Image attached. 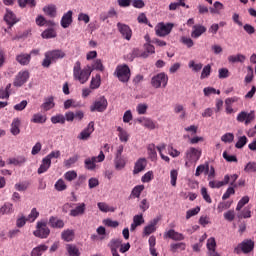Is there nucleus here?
<instances>
[{
  "mask_svg": "<svg viewBox=\"0 0 256 256\" xmlns=\"http://www.w3.org/2000/svg\"><path fill=\"white\" fill-rule=\"evenodd\" d=\"M50 233L51 230L47 227V222H37L36 230L33 232V235L40 239H47Z\"/></svg>",
  "mask_w": 256,
  "mask_h": 256,
  "instance_id": "nucleus-8",
  "label": "nucleus"
},
{
  "mask_svg": "<svg viewBox=\"0 0 256 256\" xmlns=\"http://www.w3.org/2000/svg\"><path fill=\"white\" fill-rule=\"evenodd\" d=\"M146 167H147V159L139 158L134 165L133 174L137 175V174L141 173V171H145Z\"/></svg>",
  "mask_w": 256,
  "mask_h": 256,
  "instance_id": "nucleus-20",
  "label": "nucleus"
},
{
  "mask_svg": "<svg viewBox=\"0 0 256 256\" xmlns=\"http://www.w3.org/2000/svg\"><path fill=\"white\" fill-rule=\"evenodd\" d=\"M43 11L46 15H48V17H57V6L54 4L45 6Z\"/></svg>",
  "mask_w": 256,
  "mask_h": 256,
  "instance_id": "nucleus-33",
  "label": "nucleus"
},
{
  "mask_svg": "<svg viewBox=\"0 0 256 256\" xmlns=\"http://www.w3.org/2000/svg\"><path fill=\"white\" fill-rule=\"evenodd\" d=\"M63 57H65V52H63V50H53L46 52L43 65H51V63H55L57 59H63Z\"/></svg>",
  "mask_w": 256,
  "mask_h": 256,
  "instance_id": "nucleus-5",
  "label": "nucleus"
},
{
  "mask_svg": "<svg viewBox=\"0 0 256 256\" xmlns=\"http://www.w3.org/2000/svg\"><path fill=\"white\" fill-rule=\"evenodd\" d=\"M32 123H45L47 121V116H43L42 114H34L32 117Z\"/></svg>",
  "mask_w": 256,
  "mask_h": 256,
  "instance_id": "nucleus-50",
  "label": "nucleus"
},
{
  "mask_svg": "<svg viewBox=\"0 0 256 256\" xmlns=\"http://www.w3.org/2000/svg\"><path fill=\"white\" fill-rule=\"evenodd\" d=\"M250 201V198L249 196H244L242 197L239 201H238V204L236 206V211H241L245 205H247V203H249Z\"/></svg>",
  "mask_w": 256,
  "mask_h": 256,
  "instance_id": "nucleus-49",
  "label": "nucleus"
},
{
  "mask_svg": "<svg viewBox=\"0 0 256 256\" xmlns=\"http://www.w3.org/2000/svg\"><path fill=\"white\" fill-rule=\"evenodd\" d=\"M235 139V135L233 133H226L221 137V141L224 143H233V140Z\"/></svg>",
  "mask_w": 256,
  "mask_h": 256,
  "instance_id": "nucleus-63",
  "label": "nucleus"
},
{
  "mask_svg": "<svg viewBox=\"0 0 256 256\" xmlns=\"http://www.w3.org/2000/svg\"><path fill=\"white\" fill-rule=\"evenodd\" d=\"M101 87V75L96 74L95 77H92L90 82V89H99Z\"/></svg>",
  "mask_w": 256,
  "mask_h": 256,
  "instance_id": "nucleus-38",
  "label": "nucleus"
},
{
  "mask_svg": "<svg viewBox=\"0 0 256 256\" xmlns=\"http://www.w3.org/2000/svg\"><path fill=\"white\" fill-rule=\"evenodd\" d=\"M27 162V158L25 156H18L16 158H10L9 163L10 165H23V163Z\"/></svg>",
  "mask_w": 256,
  "mask_h": 256,
  "instance_id": "nucleus-45",
  "label": "nucleus"
},
{
  "mask_svg": "<svg viewBox=\"0 0 256 256\" xmlns=\"http://www.w3.org/2000/svg\"><path fill=\"white\" fill-rule=\"evenodd\" d=\"M4 21L7 23V25H9L10 27H13V25H15V23H19V19L17 18V16L15 15V13H13V11L6 9V14L4 16Z\"/></svg>",
  "mask_w": 256,
  "mask_h": 256,
  "instance_id": "nucleus-18",
  "label": "nucleus"
},
{
  "mask_svg": "<svg viewBox=\"0 0 256 256\" xmlns=\"http://www.w3.org/2000/svg\"><path fill=\"white\" fill-rule=\"evenodd\" d=\"M77 178V172L75 170H70V171H67L65 174H64V179L66 181H75V179Z\"/></svg>",
  "mask_w": 256,
  "mask_h": 256,
  "instance_id": "nucleus-53",
  "label": "nucleus"
},
{
  "mask_svg": "<svg viewBox=\"0 0 256 256\" xmlns=\"http://www.w3.org/2000/svg\"><path fill=\"white\" fill-rule=\"evenodd\" d=\"M55 37H57V32H55V30L53 28H49V29L45 30L44 32H42L43 39H53Z\"/></svg>",
  "mask_w": 256,
  "mask_h": 256,
  "instance_id": "nucleus-46",
  "label": "nucleus"
},
{
  "mask_svg": "<svg viewBox=\"0 0 256 256\" xmlns=\"http://www.w3.org/2000/svg\"><path fill=\"white\" fill-rule=\"evenodd\" d=\"M75 237V232L73 230H66L62 232V239L64 241H72Z\"/></svg>",
  "mask_w": 256,
  "mask_h": 256,
  "instance_id": "nucleus-48",
  "label": "nucleus"
},
{
  "mask_svg": "<svg viewBox=\"0 0 256 256\" xmlns=\"http://www.w3.org/2000/svg\"><path fill=\"white\" fill-rule=\"evenodd\" d=\"M16 60L20 65H27L29 64V61H31V54H19L16 57Z\"/></svg>",
  "mask_w": 256,
  "mask_h": 256,
  "instance_id": "nucleus-41",
  "label": "nucleus"
},
{
  "mask_svg": "<svg viewBox=\"0 0 256 256\" xmlns=\"http://www.w3.org/2000/svg\"><path fill=\"white\" fill-rule=\"evenodd\" d=\"M144 190H145L144 185H137L132 189L131 196L139 199V197H141V193H143Z\"/></svg>",
  "mask_w": 256,
  "mask_h": 256,
  "instance_id": "nucleus-43",
  "label": "nucleus"
},
{
  "mask_svg": "<svg viewBox=\"0 0 256 256\" xmlns=\"http://www.w3.org/2000/svg\"><path fill=\"white\" fill-rule=\"evenodd\" d=\"M255 249V241L251 239H245L241 243L237 245V247L234 248V253L236 255H241V253H244L247 255L248 253H251Z\"/></svg>",
  "mask_w": 256,
  "mask_h": 256,
  "instance_id": "nucleus-1",
  "label": "nucleus"
},
{
  "mask_svg": "<svg viewBox=\"0 0 256 256\" xmlns=\"http://www.w3.org/2000/svg\"><path fill=\"white\" fill-rule=\"evenodd\" d=\"M114 165L117 171H121L122 169H125V165H127V159H125L123 156L115 157Z\"/></svg>",
  "mask_w": 256,
  "mask_h": 256,
  "instance_id": "nucleus-29",
  "label": "nucleus"
},
{
  "mask_svg": "<svg viewBox=\"0 0 256 256\" xmlns=\"http://www.w3.org/2000/svg\"><path fill=\"white\" fill-rule=\"evenodd\" d=\"M78 21H82L83 23H85L87 25V23H89V21H91V17H89V14H87V13L80 12L78 14Z\"/></svg>",
  "mask_w": 256,
  "mask_h": 256,
  "instance_id": "nucleus-64",
  "label": "nucleus"
},
{
  "mask_svg": "<svg viewBox=\"0 0 256 256\" xmlns=\"http://www.w3.org/2000/svg\"><path fill=\"white\" fill-rule=\"evenodd\" d=\"M118 31L121 33L122 37L126 39V41H131V37L133 35V32L131 31V28L123 24L121 22L117 23Z\"/></svg>",
  "mask_w": 256,
  "mask_h": 256,
  "instance_id": "nucleus-14",
  "label": "nucleus"
},
{
  "mask_svg": "<svg viewBox=\"0 0 256 256\" xmlns=\"http://www.w3.org/2000/svg\"><path fill=\"white\" fill-rule=\"evenodd\" d=\"M103 161H105V154L103 151H100V154L97 157L93 156L91 158H86L84 161V167L88 171H95L97 167V164L95 163H103Z\"/></svg>",
  "mask_w": 256,
  "mask_h": 256,
  "instance_id": "nucleus-4",
  "label": "nucleus"
},
{
  "mask_svg": "<svg viewBox=\"0 0 256 256\" xmlns=\"http://www.w3.org/2000/svg\"><path fill=\"white\" fill-rule=\"evenodd\" d=\"M205 31H207V28H205V26L194 25L192 33H191V37L193 39H199V37H201L203 35V33H205Z\"/></svg>",
  "mask_w": 256,
  "mask_h": 256,
  "instance_id": "nucleus-26",
  "label": "nucleus"
},
{
  "mask_svg": "<svg viewBox=\"0 0 256 256\" xmlns=\"http://www.w3.org/2000/svg\"><path fill=\"white\" fill-rule=\"evenodd\" d=\"M95 131V122L91 121L88 126L78 135L80 141H87L91 134Z\"/></svg>",
  "mask_w": 256,
  "mask_h": 256,
  "instance_id": "nucleus-15",
  "label": "nucleus"
},
{
  "mask_svg": "<svg viewBox=\"0 0 256 256\" xmlns=\"http://www.w3.org/2000/svg\"><path fill=\"white\" fill-rule=\"evenodd\" d=\"M174 113H176V114L182 113V114L180 115V119H185L186 113H185V107H183V105H181V104H176V105L174 106Z\"/></svg>",
  "mask_w": 256,
  "mask_h": 256,
  "instance_id": "nucleus-55",
  "label": "nucleus"
},
{
  "mask_svg": "<svg viewBox=\"0 0 256 256\" xmlns=\"http://www.w3.org/2000/svg\"><path fill=\"white\" fill-rule=\"evenodd\" d=\"M78 161H79V155H74L69 159L64 160V167H66V169H71V167H73V165Z\"/></svg>",
  "mask_w": 256,
  "mask_h": 256,
  "instance_id": "nucleus-42",
  "label": "nucleus"
},
{
  "mask_svg": "<svg viewBox=\"0 0 256 256\" xmlns=\"http://www.w3.org/2000/svg\"><path fill=\"white\" fill-rule=\"evenodd\" d=\"M236 120L238 121V123H245V125H249V123H251L252 121H255V112L251 111L249 113V112L241 111L237 115Z\"/></svg>",
  "mask_w": 256,
  "mask_h": 256,
  "instance_id": "nucleus-12",
  "label": "nucleus"
},
{
  "mask_svg": "<svg viewBox=\"0 0 256 256\" xmlns=\"http://www.w3.org/2000/svg\"><path fill=\"white\" fill-rule=\"evenodd\" d=\"M234 187L235 186L228 187V189L226 190V192L222 196L223 201H227V199H229V197H231V195H235V188Z\"/></svg>",
  "mask_w": 256,
  "mask_h": 256,
  "instance_id": "nucleus-61",
  "label": "nucleus"
},
{
  "mask_svg": "<svg viewBox=\"0 0 256 256\" xmlns=\"http://www.w3.org/2000/svg\"><path fill=\"white\" fill-rule=\"evenodd\" d=\"M121 243H123V240L121 239H112L110 243L108 244V247H110L111 253H119L117 249L121 247Z\"/></svg>",
  "mask_w": 256,
  "mask_h": 256,
  "instance_id": "nucleus-34",
  "label": "nucleus"
},
{
  "mask_svg": "<svg viewBox=\"0 0 256 256\" xmlns=\"http://www.w3.org/2000/svg\"><path fill=\"white\" fill-rule=\"evenodd\" d=\"M66 250L70 256H79V248L73 244H67Z\"/></svg>",
  "mask_w": 256,
  "mask_h": 256,
  "instance_id": "nucleus-47",
  "label": "nucleus"
},
{
  "mask_svg": "<svg viewBox=\"0 0 256 256\" xmlns=\"http://www.w3.org/2000/svg\"><path fill=\"white\" fill-rule=\"evenodd\" d=\"M49 247L45 244H41L35 248L32 249L31 251V256H41L45 251H47Z\"/></svg>",
  "mask_w": 256,
  "mask_h": 256,
  "instance_id": "nucleus-32",
  "label": "nucleus"
},
{
  "mask_svg": "<svg viewBox=\"0 0 256 256\" xmlns=\"http://www.w3.org/2000/svg\"><path fill=\"white\" fill-rule=\"evenodd\" d=\"M173 23H163L160 22L155 26V33L157 37H167L171 31H173Z\"/></svg>",
  "mask_w": 256,
  "mask_h": 256,
  "instance_id": "nucleus-7",
  "label": "nucleus"
},
{
  "mask_svg": "<svg viewBox=\"0 0 256 256\" xmlns=\"http://www.w3.org/2000/svg\"><path fill=\"white\" fill-rule=\"evenodd\" d=\"M56 191H65V189H67V184H65V180L64 179H59L55 185H54Z\"/></svg>",
  "mask_w": 256,
  "mask_h": 256,
  "instance_id": "nucleus-54",
  "label": "nucleus"
},
{
  "mask_svg": "<svg viewBox=\"0 0 256 256\" xmlns=\"http://www.w3.org/2000/svg\"><path fill=\"white\" fill-rule=\"evenodd\" d=\"M55 107V97L50 96L44 99V103L41 104L40 109L42 111H51Z\"/></svg>",
  "mask_w": 256,
  "mask_h": 256,
  "instance_id": "nucleus-22",
  "label": "nucleus"
},
{
  "mask_svg": "<svg viewBox=\"0 0 256 256\" xmlns=\"http://www.w3.org/2000/svg\"><path fill=\"white\" fill-rule=\"evenodd\" d=\"M19 127H21V120L19 118H14L10 129L12 135H19V133H21Z\"/></svg>",
  "mask_w": 256,
  "mask_h": 256,
  "instance_id": "nucleus-31",
  "label": "nucleus"
},
{
  "mask_svg": "<svg viewBox=\"0 0 256 256\" xmlns=\"http://www.w3.org/2000/svg\"><path fill=\"white\" fill-rule=\"evenodd\" d=\"M185 243L180 242V243H173L170 245V251H172V253H177V251H185Z\"/></svg>",
  "mask_w": 256,
  "mask_h": 256,
  "instance_id": "nucleus-44",
  "label": "nucleus"
},
{
  "mask_svg": "<svg viewBox=\"0 0 256 256\" xmlns=\"http://www.w3.org/2000/svg\"><path fill=\"white\" fill-rule=\"evenodd\" d=\"M164 237H168V239H172V241H184L185 240V235L182 233H179L173 229L168 230L165 234Z\"/></svg>",
  "mask_w": 256,
  "mask_h": 256,
  "instance_id": "nucleus-19",
  "label": "nucleus"
},
{
  "mask_svg": "<svg viewBox=\"0 0 256 256\" xmlns=\"http://www.w3.org/2000/svg\"><path fill=\"white\" fill-rule=\"evenodd\" d=\"M206 247L209 251L210 256H219V253H217V242L215 241V238H209L207 240Z\"/></svg>",
  "mask_w": 256,
  "mask_h": 256,
  "instance_id": "nucleus-21",
  "label": "nucleus"
},
{
  "mask_svg": "<svg viewBox=\"0 0 256 256\" xmlns=\"http://www.w3.org/2000/svg\"><path fill=\"white\" fill-rule=\"evenodd\" d=\"M155 149V144H149L147 146L148 157L151 161H157V150Z\"/></svg>",
  "mask_w": 256,
  "mask_h": 256,
  "instance_id": "nucleus-37",
  "label": "nucleus"
},
{
  "mask_svg": "<svg viewBox=\"0 0 256 256\" xmlns=\"http://www.w3.org/2000/svg\"><path fill=\"white\" fill-rule=\"evenodd\" d=\"M201 159V150L197 148H189L185 153V165H189V163H197Z\"/></svg>",
  "mask_w": 256,
  "mask_h": 256,
  "instance_id": "nucleus-9",
  "label": "nucleus"
},
{
  "mask_svg": "<svg viewBox=\"0 0 256 256\" xmlns=\"http://www.w3.org/2000/svg\"><path fill=\"white\" fill-rule=\"evenodd\" d=\"M138 123H141V125L146 129H150V130L155 129V122H153L151 118H146V117L139 118Z\"/></svg>",
  "mask_w": 256,
  "mask_h": 256,
  "instance_id": "nucleus-30",
  "label": "nucleus"
},
{
  "mask_svg": "<svg viewBox=\"0 0 256 256\" xmlns=\"http://www.w3.org/2000/svg\"><path fill=\"white\" fill-rule=\"evenodd\" d=\"M201 173H204L205 175L209 174V162L197 166L195 177H199Z\"/></svg>",
  "mask_w": 256,
  "mask_h": 256,
  "instance_id": "nucleus-36",
  "label": "nucleus"
},
{
  "mask_svg": "<svg viewBox=\"0 0 256 256\" xmlns=\"http://www.w3.org/2000/svg\"><path fill=\"white\" fill-rule=\"evenodd\" d=\"M201 211V207L197 206L196 208L190 209L186 212V219H190L191 217H195V215L199 214Z\"/></svg>",
  "mask_w": 256,
  "mask_h": 256,
  "instance_id": "nucleus-59",
  "label": "nucleus"
},
{
  "mask_svg": "<svg viewBox=\"0 0 256 256\" xmlns=\"http://www.w3.org/2000/svg\"><path fill=\"white\" fill-rule=\"evenodd\" d=\"M29 80V71H21L17 74L15 77V80L13 82L14 87H23L25 85V82Z\"/></svg>",
  "mask_w": 256,
  "mask_h": 256,
  "instance_id": "nucleus-13",
  "label": "nucleus"
},
{
  "mask_svg": "<svg viewBox=\"0 0 256 256\" xmlns=\"http://www.w3.org/2000/svg\"><path fill=\"white\" fill-rule=\"evenodd\" d=\"M157 223H159V218H154L147 226L144 227V237H149L151 233H155V231H157Z\"/></svg>",
  "mask_w": 256,
  "mask_h": 256,
  "instance_id": "nucleus-16",
  "label": "nucleus"
},
{
  "mask_svg": "<svg viewBox=\"0 0 256 256\" xmlns=\"http://www.w3.org/2000/svg\"><path fill=\"white\" fill-rule=\"evenodd\" d=\"M153 179H154L153 171H148L142 176L141 181L142 183H150V181H153Z\"/></svg>",
  "mask_w": 256,
  "mask_h": 256,
  "instance_id": "nucleus-57",
  "label": "nucleus"
},
{
  "mask_svg": "<svg viewBox=\"0 0 256 256\" xmlns=\"http://www.w3.org/2000/svg\"><path fill=\"white\" fill-rule=\"evenodd\" d=\"M74 77L80 83H87L89 81V77H91V68L86 67L81 69V66L74 67Z\"/></svg>",
  "mask_w": 256,
  "mask_h": 256,
  "instance_id": "nucleus-3",
  "label": "nucleus"
},
{
  "mask_svg": "<svg viewBox=\"0 0 256 256\" xmlns=\"http://www.w3.org/2000/svg\"><path fill=\"white\" fill-rule=\"evenodd\" d=\"M87 209V206L85 203H80L77 205L75 209L70 210V217H79L81 215H85V211Z\"/></svg>",
  "mask_w": 256,
  "mask_h": 256,
  "instance_id": "nucleus-23",
  "label": "nucleus"
},
{
  "mask_svg": "<svg viewBox=\"0 0 256 256\" xmlns=\"http://www.w3.org/2000/svg\"><path fill=\"white\" fill-rule=\"evenodd\" d=\"M109 103L107 102V98L105 96H101L98 100L94 102V104L90 107V111L98 113H103L107 109Z\"/></svg>",
  "mask_w": 256,
  "mask_h": 256,
  "instance_id": "nucleus-11",
  "label": "nucleus"
},
{
  "mask_svg": "<svg viewBox=\"0 0 256 256\" xmlns=\"http://www.w3.org/2000/svg\"><path fill=\"white\" fill-rule=\"evenodd\" d=\"M118 137L122 143H127L129 141V134L121 126L117 127Z\"/></svg>",
  "mask_w": 256,
  "mask_h": 256,
  "instance_id": "nucleus-39",
  "label": "nucleus"
},
{
  "mask_svg": "<svg viewBox=\"0 0 256 256\" xmlns=\"http://www.w3.org/2000/svg\"><path fill=\"white\" fill-rule=\"evenodd\" d=\"M115 75L121 83H127L131 79V69L127 65L117 66Z\"/></svg>",
  "mask_w": 256,
  "mask_h": 256,
  "instance_id": "nucleus-6",
  "label": "nucleus"
},
{
  "mask_svg": "<svg viewBox=\"0 0 256 256\" xmlns=\"http://www.w3.org/2000/svg\"><path fill=\"white\" fill-rule=\"evenodd\" d=\"M50 167H51V160L47 159L46 157L43 158L42 163L38 168V175H43V173H47Z\"/></svg>",
  "mask_w": 256,
  "mask_h": 256,
  "instance_id": "nucleus-28",
  "label": "nucleus"
},
{
  "mask_svg": "<svg viewBox=\"0 0 256 256\" xmlns=\"http://www.w3.org/2000/svg\"><path fill=\"white\" fill-rule=\"evenodd\" d=\"M169 83V76L165 72L158 73L151 78V85L154 89H165Z\"/></svg>",
  "mask_w": 256,
  "mask_h": 256,
  "instance_id": "nucleus-2",
  "label": "nucleus"
},
{
  "mask_svg": "<svg viewBox=\"0 0 256 256\" xmlns=\"http://www.w3.org/2000/svg\"><path fill=\"white\" fill-rule=\"evenodd\" d=\"M145 223V218H143V214H137L133 217V222L130 226V231H135L137 227H141Z\"/></svg>",
  "mask_w": 256,
  "mask_h": 256,
  "instance_id": "nucleus-24",
  "label": "nucleus"
},
{
  "mask_svg": "<svg viewBox=\"0 0 256 256\" xmlns=\"http://www.w3.org/2000/svg\"><path fill=\"white\" fill-rule=\"evenodd\" d=\"M247 57L243 54L231 55L228 57L229 63H245Z\"/></svg>",
  "mask_w": 256,
  "mask_h": 256,
  "instance_id": "nucleus-35",
  "label": "nucleus"
},
{
  "mask_svg": "<svg viewBox=\"0 0 256 256\" xmlns=\"http://www.w3.org/2000/svg\"><path fill=\"white\" fill-rule=\"evenodd\" d=\"M225 185H229V175H225L223 181H215L212 180L209 182V187L211 189H220V187H223Z\"/></svg>",
  "mask_w": 256,
  "mask_h": 256,
  "instance_id": "nucleus-25",
  "label": "nucleus"
},
{
  "mask_svg": "<svg viewBox=\"0 0 256 256\" xmlns=\"http://www.w3.org/2000/svg\"><path fill=\"white\" fill-rule=\"evenodd\" d=\"M49 225L50 227H53L54 229H63V227H65V222H63V220L52 216L49 219Z\"/></svg>",
  "mask_w": 256,
  "mask_h": 256,
  "instance_id": "nucleus-27",
  "label": "nucleus"
},
{
  "mask_svg": "<svg viewBox=\"0 0 256 256\" xmlns=\"http://www.w3.org/2000/svg\"><path fill=\"white\" fill-rule=\"evenodd\" d=\"M15 210L13 209V204L12 203H5L1 208H0V213L2 215H11Z\"/></svg>",
  "mask_w": 256,
  "mask_h": 256,
  "instance_id": "nucleus-40",
  "label": "nucleus"
},
{
  "mask_svg": "<svg viewBox=\"0 0 256 256\" xmlns=\"http://www.w3.org/2000/svg\"><path fill=\"white\" fill-rule=\"evenodd\" d=\"M203 92L206 97H209V95H215V94L221 95V90H217L213 87H206L203 89Z\"/></svg>",
  "mask_w": 256,
  "mask_h": 256,
  "instance_id": "nucleus-52",
  "label": "nucleus"
},
{
  "mask_svg": "<svg viewBox=\"0 0 256 256\" xmlns=\"http://www.w3.org/2000/svg\"><path fill=\"white\" fill-rule=\"evenodd\" d=\"M73 23V11L69 10L68 12L64 13L60 25L63 29H68V27Z\"/></svg>",
  "mask_w": 256,
  "mask_h": 256,
  "instance_id": "nucleus-17",
  "label": "nucleus"
},
{
  "mask_svg": "<svg viewBox=\"0 0 256 256\" xmlns=\"http://www.w3.org/2000/svg\"><path fill=\"white\" fill-rule=\"evenodd\" d=\"M239 219H251V209L244 208L240 214H238Z\"/></svg>",
  "mask_w": 256,
  "mask_h": 256,
  "instance_id": "nucleus-58",
  "label": "nucleus"
},
{
  "mask_svg": "<svg viewBox=\"0 0 256 256\" xmlns=\"http://www.w3.org/2000/svg\"><path fill=\"white\" fill-rule=\"evenodd\" d=\"M37 217H39V211H37V208H33L28 215L27 220L29 221V223H34Z\"/></svg>",
  "mask_w": 256,
  "mask_h": 256,
  "instance_id": "nucleus-56",
  "label": "nucleus"
},
{
  "mask_svg": "<svg viewBox=\"0 0 256 256\" xmlns=\"http://www.w3.org/2000/svg\"><path fill=\"white\" fill-rule=\"evenodd\" d=\"M155 53V46L151 44L144 45V51L139 50L138 48L132 51V57H141L142 59H147L149 55Z\"/></svg>",
  "mask_w": 256,
  "mask_h": 256,
  "instance_id": "nucleus-10",
  "label": "nucleus"
},
{
  "mask_svg": "<svg viewBox=\"0 0 256 256\" xmlns=\"http://www.w3.org/2000/svg\"><path fill=\"white\" fill-rule=\"evenodd\" d=\"M51 123H53L54 125H57V123H60L61 125H65V117L63 116V114L52 116Z\"/></svg>",
  "mask_w": 256,
  "mask_h": 256,
  "instance_id": "nucleus-51",
  "label": "nucleus"
},
{
  "mask_svg": "<svg viewBox=\"0 0 256 256\" xmlns=\"http://www.w3.org/2000/svg\"><path fill=\"white\" fill-rule=\"evenodd\" d=\"M246 173H255L256 171V162H248L244 168Z\"/></svg>",
  "mask_w": 256,
  "mask_h": 256,
  "instance_id": "nucleus-62",
  "label": "nucleus"
},
{
  "mask_svg": "<svg viewBox=\"0 0 256 256\" xmlns=\"http://www.w3.org/2000/svg\"><path fill=\"white\" fill-rule=\"evenodd\" d=\"M247 145V136H242L238 139L235 144L236 149H243Z\"/></svg>",
  "mask_w": 256,
  "mask_h": 256,
  "instance_id": "nucleus-60",
  "label": "nucleus"
}]
</instances>
